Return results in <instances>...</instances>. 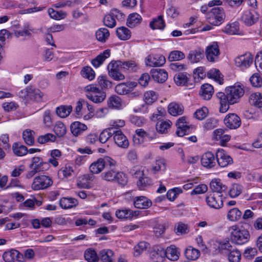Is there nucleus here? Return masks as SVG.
Wrapping results in <instances>:
<instances>
[{
  "label": "nucleus",
  "instance_id": "obj_5",
  "mask_svg": "<svg viewBox=\"0 0 262 262\" xmlns=\"http://www.w3.org/2000/svg\"><path fill=\"white\" fill-rule=\"evenodd\" d=\"M120 60L112 61L107 66L108 75L115 80H122L124 79L125 76L120 72L122 69V66L118 63Z\"/></svg>",
  "mask_w": 262,
  "mask_h": 262
},
{
  "label": "nucleus",
  "instance_id": "obj_63",
  "mask_svg": "<svg viewBox=\"0 0 262 262\" xmlns=\"http://www.w3.org/2000/svg\"><path fill=\"white\" fill-rule=\"evenodd\" d=\"M185 54L180 51L175 50L171 51L168 56V60L170 61L180 60L185 58Z\"/></svg>",
  "mask_w": 262,
  "mask_h": 262
},
{
  "label": "nucleus",
  "instance_id": "obj_40",
  "mask_svg": "<svg viewBox=\"0 0 262 262\" xmlns=\"http://www.w3.org/2000/svg\"><path fill=\"white\" fill-rule=\"evenodd\" d=\"M142 17L137 13H134L129 15L127 19V25L130 28H133L140 24Z\"/></svg>",
  "mask_w": 262,
  "mask_h": 262
},
{
  "label": "nucleus",
  "instance_id": "obj_9",
  "mask_svg": "<svg viewBox=\"0 0 262 262\" xmlns=\"http://www.w3.org/2000/svg\"><path fill=\"white\" fill-rule=\"evenodd\" d=\"M216 159L219 165L221 167H226L233 163L232 158L223 149L217 150Z\"/></svg>",
  "mask_w": 262,
  "mask_h": 262
},
{
  "label": "nucleus",
  "instance_id": "obj_53",
  "mask_svg": "<svg viewBox=\"0 0 262 262\" xmlns=\"http://www.w3.org/2000/svg\"><path fill=\"white\" fill-rule=\"evenodd\" d=\"M171 124L172 123L169 120L158 122L156 124V130L160 134L166 133L168 129L170 127Z\"/></svg>",
  "mask_w": 262,
  "mask_h": 262
},
{
  "label": "nucleus",
  "instance_id": "obj_60",
  "mask_svg": "<svg viewBox=\"0 0 262 262\" xmlns=\"http://www.w3.org/2000/svg\"><path fill=\"white\" fill-rule=\"evenodd\" d=\"M33 32L34 29L29 24H26L22 30L16 31L15 33L17 36H30Z\"/></svg>",
  "mask_w": 262,
  "mask_h": 262
},
{
  "label": "nucleus",
  "instance_id": "obj_19",
  "mask_svg": "<svg viewBox=\"0 0 262 262\" xmlns=\"http://www.w3.org/2000/svg\"><path fill=\"white\" fill-rule=\"evenodd\" d=\"M150 74L154 80L159 83H163L168 78V73L164 69H152Z\"/></svg>",
  "mask_w": 262,
  "mask_h": 262
},
{
  "label": "nucleus",
  "instance_id": "obj_3",
  "mask_svg": "<svg viewBox=\"0 0 262 262\" xmlns=\"http://www.w3.org/2000/svg\"><path fill=\"white\" fill-rule=\"evenodd\" d=\"M227 94L228 103L233 104L237 102L238 100L244 95V90L241 85H234L228 87L226 89Z\"/></svg>",
  "mask_w": 262,
  "mask_h": 262
},
{
  "label": "nucleus",
  "instance_id": "obj_7",
  "mask_svg": "<svg viewBox=\"0 0 262 262\" xmlns=\"http://www.w3.org/2000/svg\"><path fill=\"white\" fill-rule=\"evenodd\" d=\"M223 196L219 193H211L206 198L207 204L210 207L219 209L223 207Z\"/></svg>",
  "mask_w": 262,
  "mask_h": 262
},
{
  "label": "nucleus",
  "instance_id": "obj_52",
  "mask_svg": "<svg viewBox=\"0 0 262 262\" xmlns=\"http://www.w3.org/2000/svg\"><path fill=\"white\" fill-rule=\"evenodd\" d=\"M34 132L30 129H26L23 133V138L28 145H33L34 143Z\"/></svg>",
  "mask_w": 262,
  "mask_h": 262
},
{
  "label": "nucleus",
  "instance_id": "obj_28",
  "mask_svg": "<svg viewBox=\"0 0 262 262\" xmlns=\"http://www.w3.org/2000/svg\"><path fill=\"white\" fill-rule=\"evenodd\" d=\"M164 252L165 257L173 261L178 260L180 254L178 249L174 245H171L164 249Z\"/></svg>",
  "mask_w": 262,
  "mask_h": 262
},
{
  "label": "nucleus",
  "instance_id": "obj_30",
  "mask_svg": "<svg viewBox=\"0 0 262 262\" xmlns=\"http://www.w3.org/2000/svg\"><path fill=\"white\" fill-rule=\"evenodd\" d=\"M213 86L208 83H205L201 86L200 94L204 100H209L213 94Z\"/></svg>",
  "mask_w": 262,
  "mask_h": 262
},
{
  "label": "nucleus",
  "instance_id": "obj_26",
  "mask_svg": "<svg viewBox=\"0 0 262 262\" xmlns=\"http://www.w3.org/2000/svg\"><path fill=\"white\" fill-rule=\"evenodd\" d=\"M77 169L74 165L67 164L58 171V174L63 176V178H68L76 175Z\"/></svg>",
  "mask_w": 262,
  "mask_h": 262
},
{
  "label": "nucleus",
  "instance_id": "obj_13",
  "mask_svg": "<svg viewBox=\"0 0 262 262\" xmlns=\"http://www.w3.org/2000/svg\"><path fill=\"white\" fill-rule=\"evenodd\" d=\"M114 140L115 143L120 147L127 148L129 146V142L127 137L120 129L115 128Z\"/></svg>",
  "mask_w": 262,
  "mask_h": 262
},
{
  "label": "nucleus",
  "instance_id": "obj_36",
  "mask_svg": "<svg viewBox=\"0 0 262 262\" xmlns=\"http://www.w3.org/2000/svg\"><path fill=\"white\" fill-rule=\"evenodd\" d=\"M110 56V50L107 49L100 53L95 58L92 60V64L96 68L99 67L104 61Z\"/></svg>",
  "mask_w": 262,
  "mask_h": 262
},
{
  "label": "nucleus",
  "instance_id": "obj_41",
  "mask_svg": "<svg viewBox=\"0 0 262 262\" xmlns=\"http://www.w3.org/2000/svg\"><path fill=\"white\" fill-rule=\"evenodd\" d=\"M184 254L187 259L191 260H196L200 255V251L191 246L188 247L185 250Z\"/></svg>",
  "mask_w": 262,
  "mask_h": 262
},
{
  "label": "nucleus",
  "instance_id": "obj_57",
  "mask_svg": "<svg viewBox=\"0 0 262 262\" xmlns=\"http://www.w3.org/2000/svg\"><path fill=\"white\" fill-rule=\"evenodd\" d=\"M48 12L51 18L56 20L64 18L67 15V12L61 10L56 11L53 8H49Z\"/></svg>",
  "mask_w": 262,
  "mask_h": 262
},
{
  "label": "nucleus",
  "instance_id": "obj_23",
  "mask_svg": "<svg viewBox=\"0 0 262 262\" xmlns=\"http://www.w3.org/2000/svg\"><path fill=\"white\" fill-rule=\"evenodd\" d=\"M150 257L153 262H163L165 258L164 249L161 247H155L150 253Z\"/></svg>",
  "mask_w": 262,
  "mask_h": 262
},
{
  "label": "nucleus",
  "instance_id": "obj_55",
  "mask_svg": "<svg viewBox=\"0 0 262 262\" xmlns=\"http://www.w3.org/2000/svg\"><path fill=\"white\" fill-rule=\"evenodd\" d=\"M109 36L110 32L106 28H100L96 32L97 39L102 42H105Z\"/></svg>",
  "mask_w": 262,
  "mask_h": 262
},
{
  "label": "nucleus",
  "instance_id": "obj_15",
  "mask_svg": "<svg viewBox=\"0 0 262 262\" xmlns=\"http://www.w3.org/2000/svg\"><path fill=\"white\" fill-rule=\"evenodd\" d=\"M213 139L219 141L222 146H225L227 142L231 139L229 135L225 134V130L222 128H217L213 132Z\"/></svg>",
  "mask_w": 262,
  "mask_h": 262
},
{
  "label": "nucleus",
  "instance_id": "obj_50",
  "mask_svg": "<svg viewBox=\"0 0 262 262\" xmlns=\"http://www.w3.org/2000/svg\"><path fill=\"white\" fill-rule=\"evenodd\" d=\"M72 111V107L71 105H61L57 107L56 112L60 117L66 118L69 115Z\"/></svg>",
  "mask_w": 262,
  "mask_h": 262
},
{
  "label": "nucleus",
  "instance_id": "obj_51",
  "mask_svg": "<svg viewBox=\"0 0 262 262\" xmlns=\"http://www.w3.org/2000/svg\"><path fill=\"white\" fill-rule=\"evenodd\" d=\"M120 66H122V68L125 70H128L133 72H136L138 69V64L133 60H129L126 61H122L118 62Z\"/></svg>",
  "mask_w": 262,
  "mask_h": 262
},
{
  "label": "nucleus",
  "instance_id": "obj_11",
  "mask_svg": "<svg viewBox=\"0 0 262 262\" xmlns=\"http://www.w3.org/2000/svg\"><path fill=\"white\" fill-rule=\"evenodd\" d=\"M259 19V14L255 10H246L241 16V20L247 26H251L256 23Z\"/></svg>",
  "mask_w": 262,
  "mask_h": 262
},
{
  "label": "nucleus",
  "instance_id": "obj_2",
  "mask_svg": "<svg viewBox=\"0 0 262 262\" xmlns=\"http://www.w3.org/2000/svg\"><path fill=\"white\" fill-rule=\"evenodd\" d=\"M116 161L110 157L105 156L103 158H99L96 161L92 163L90 166V171L95 174L100 173L105 167L116 165Z\"/></svg>",
  "mask_w": 262,
  "mask_h": 262
},
{
  "label": "nucleus",
  "instance_id": "obj_20",
  "mask_svg": "<svg viewBox=\"0 0 262 262\" xmlns=\"http://www.w3.org/2000/svg\"><path fill=\"white\" fill-rule=\"evenodd\" d=\"M30 167L40 172L48 169L49 164L46 162H43L41 158L36 157L32 159V163L30 164Z\"/></svg>",
  "mask_w": 262,
  "mask_h": 262
},
{
  "label": "nucleus",
  "instance_id": "obj_43",
  "mask_svg": "<svg viewBox=\"0 0 262 262\" xmlns=\"http://www.w3.org/2000/svg\"><path fill=\"white\" fill-rule=\"evenodd\" d=\"M114 127H109L104 129L99 135V141L102 143H104L114 134Z\"/></svg>",
  "mask_w": 262,
  "mask_h": 262
},
{
  "label": "nucleus",
  "instance_id": "obj_59",
  "mask_svg": "<svg viewBox=\"0 0 262 262\" xmlns=\"http://www.w3.org/2000/svg\"><path fill=\"white\" fill-rule=\"evenodd\" d=\"M230 262H239L241 259V253L237 249H233L227 255Z\"/></svg>",
  "mask_w": 262,
  "mask_h": 262
},
{
  "label": "nucleus",
  "instance_id": "obj_29",
  "mask_svg": "<svg viewBox=\"0 0 262 262\" xmlns=\"http://www.w3.org/2000/svg\"><path fill=\"white\" fill-rule=\"evenodd\" d=\"M78 204V201L73 198L63 197L59 201L60 206L61 208L64 209L75 207Z\"/></svg>",
  "mask_w": 262,
  "mask_h": 262
},
{
  "label": "nucleus",
  "instance_id": "obj_62",
  "mask_svg": "<svg viewBox=\"0 0 262 262\" xmlns=\"http://www.w3.org/2000/svg\"><path fill=\"white\" fill-rule=\"evenodd\" d=\"M98 83L102 89H108L112 86V82L108 80L106 76H100L98 78Z\"/></svg>",
  "mask_w": 262,
  "mask_h": 262
},
{
  "label": "nucleus",
  "instance_id": "obj_33",
  "mask_svg": "<svg viewBox=\"0 0 262 262\" xmlns=\"http://www.w3.org/2000/svg\"><path fill=\"white\" fill-rule=\"evenodd\" d=\"M210 187L212 190V193H219L221 194L227 189V186L223 185L220 179H213L210 183Z\"/></svg>",
  "mask_w": 262,
  "mask_h": 262
},
{
  "label": "nucleus",
  "instance_id": "obj_44",
  "mask_svg": "<svg viewBox=\"0 0 262 262\" xmlns=\"http://www.w3.org/2000/svg\"><path fill=\"white\" fill-rule=\"evenodd\" d=\"M242 212L237 208L230 209L227 213V219L232 222L237 221L242 217Z\"/></svg>",
  "mask_w": 262,
  "mask_h": 262
},
{
  "label": "nucleus",
  "instance_id": "obj_32",
  "mask_svg": "<svg viewBox=\"0 0 262 262\" xmlns=\"http://www.w3.org/2000/svg\"><path fill=\"white\" fill-rule=\"evenodd\" d=\"M116 165L109 166L110 168L106 167V170L101 174L102 179L107 181H114L117 173V170L115 167Z\"/></svg>",
  "mask_w": 262,
  "mask_h": 262
},
{
  "label": "nucleus",
  "instance_id": "obj_27",
  "mask_svg": "<svg viewBox=\"0 0 262 262\" xmlns=\"http://www.w3.org/2000/svg\"><path fill=\"white\" fill-rule=\"evenodd\" d=\"M70 129L72 134L74 136H78L81 135L83 132L85 131L88 127L84 123L79 121H75L71 124Z\"/></svg>",
  "mask_w": 262,
  "mask_h": 262
},
{
  "label": "nucleus",
  "instance_id": "obj_14",
  "mask_svg": "<svg viewBox=\"0 0 262 262\" xmlns=\"http://www.w3.org/2000/svg\"><path fill=\"white\" fill-rule=\"evenodd\" d=\"M224 121L225 125L230 129H236L241 124L240 118L235 114L227 115Z\"/></svg>",
  "mask_w": 262,
  "mask_h": 262
},
{
  "label": "nucleus",
  "instance_id": "obj_64",
  "mask_svg": "<svg viewBox=\"0 0 262 262\" xmlns=\"http://www.w3.org/2000/svg\"><path fill=\"white\" fill-rule=\"evenodd\" d=\"M56 138L55 136L53 134L48 133L39 136L37 138V141L40 144H44L49 142H54Z\"/></svg>",
  "mask_w": 262,
  "mask_h": 262
},
{
  "label": "nucleus",
  "instance_id": "obj_38",
  "mask_svg": "<svg viewBox=\"0 0 262 262\" xmlns=\"http://www.w3.org/2000/svg\"><path fill=\"white\" fill-rule=\"evenodd\" d=\"M86 97L92 102L99 103L104 100L106 98V94L101 91L95 93H89L86 95Z\"/></svg>",
  "mask_w": 262,
  "mask_h": 262
},
{
  "label": "nucleus",
  "instance_id": "obj_39",
  "mask_svg": "<svg viewBox=\"0 0 262 262\" xmlns=\"http://www.w3.org/2000/svg\"><path fill=\"white\" fill-rule=\"evenodd\" d=\"M136 135L142 138V141L144 139L147 138L149 140H152L157 138V134L154 131L148 130L145 131L142 128H139L135 131Z\"/></svg>",
  "mask_w": 262,
  "mask_h": 262
},
{
  "label": "nucleus",
  "instance_id": "obj_34",
  "mask_svg": "<svg viewBox=\"0 0 262 262\" xmlns=\"http://www.w3.org/2000/svg\"><path fill=\"white\" fill-rule=\"evenodd\" d=\"M216 96L220 99V112L225 113L228 110L229 105L230 104L227 100V94L225 95L223 92H218L216 94Z\"/></svg>",
  "mask_w": 262,
  "mask_h": 262
},
{
  "label": "nucleus",
  "instance_id": "obj_12",
  "mask_svg": "<svg viewBox=\"0 0 262 262\" xmlns=\"http://www.w3.org/2000/svg\"><path fill=\"white\" fill-rule=\"evenodd\" d=\"M186 120V117L183 116L179 118L177 121L176 124L177 127L176 134L179 137H183L185 135L189 134V132L190 133L192 127H190Z\"/></svg>",
  "mask_w": 262,
  "mask_h": 262
},
{
  "label": "nucleus",
  "instance_id": "obj_47",
  "mask_svg": "<svg viewBox=\"0 0 262 262\" xmlns=\"http://www.w3.org/2000/svg\"><path fill=\"white\" fill-rule=\"evenodd\" d=\"M173 79L176 84L179 86L185 85L189 80L186 73L176 74L173 77Z\"/></svg>",
  "mask_w": 262,
  "mask_h": 262
},
{
  "label": "nucleus",
  "instance_id": "obj_18",
  "mask_svg": "<svg viewBox=\"0 0 262 262\" xmlns=\"http://www.w3.org/2000/svg\"><path fill=\"white\" fill-rule=\"evenodd\" d=\"M234 61L237 67L244 69L252 63L253 58L250 54H245L235 58Z\"/></svg>",
  "mask_w": 262,
  "mask_h": 262
},
{
  "label": "nucleus",
  "instance_id": "obj_24",
  "mask_svg": "<svg viewBox=\"0 0 262 262\" xmlns=\"http://www.w3.org/2000/svg\"><path fill=\"white\" fill-rule=\"evenodd\" d=\"M29 99L40 102L43 101L44 94L40 90L33 86H29Z\"/></svg>",
  "mask_w": 262,
  "mask_h": 262
},
{
  "label": "nucleus",
  "instance_id": "obj_61",
  "mask_svg": "<svg viewBox=\"0 0 262 262\" xmlns=\"http://www.w3.org/2000/svg\"><path fill=\"white\" fill-rule=\"evenodd\" d=\"M157 94L153 91H147L144 93V98L146 104H152L157 100Z\"/></svg>",
  "mask_w": 262,
  "mask_h": 262
},
{
  "label": "nucleus",
  "instance_id": "obj_17",
  "mask_svg": "<svg viewBox=\"0 0 262 262\" xmlns=\"http://www.w3.org/2000/svg\"><path fill=\"white\" fill-rule=\"evenodd\" d=\"M136 86V83L134 82L121 83L115 86V91L119 95H125L130 92Z\"/></svg>",
  "mask_w": 262,
  "mask_h": 262
},
{
  "label": "nucleus",
  "instance_id": "obj_31",
  "mask_svg": "<svg viewBox=\"0 0 262 262\" xmlns=\"http://www.w3.org/2000/svg\"><path fill=\"white\" fill-rule=\"evenodd\" d=\"M114 252L108 249L100 250L99 252V260L101 262H114Z\"/></svg>",
  "mask_w": 262,
  "mask_h": 262
},
{
  "label": "nucleus",
  "instance_id": "obj_37",
  "mask_svg": "<svg viewBox=\"0 0 262 262\" xmlns=\"http://www.w3.org/2000/svg\"><path fill=\"white\" fill-rule=\"evenodd\" d=\"M251 105L258 108H262V95L259 92L251 94L249 98Z\"/></svg>",
  "mask_w": 262,
  "mask_h": 262
},
{
  "label": "nucleus",
  "instance_id": "obj_42",
  "mask_svg": "<svg viewBox=\"0 0 262 262\" xmlns=\"http://www.w3.org/2000/svg\"><path fill=\"white\" fill-rule=\"evenodd\" d=\"M116 34L118 38L122 40L129 39L131 37V32L125 27L118 28L116 30Z\"/></svg>",
  "mask_w": 262,
  "mask_h": 262
},
{
  "label": "nucleus",
  "instance_id": "obj_56",
  "mask_svg": "<svg viewBox=\"0 0 262 262\" xmlns=\"http://www.w3.org/2000/svg\"><path fill=\"white\" fill-rule=\"evenodd\" d=\"M220 254L227 255L233 249V247L231 243L228 241H220Z\"/></svg>",
  "mask_w": 262,
  "mask_h": 262
},
{
  "label": "nucleus",
  "instance_id": "obj_45",
  "mask_svg": "<svg viewBox=\"0 0 262 262\" xmlns=\"http://www.w3.org/2000/svg\"><path fill=\"white\" fill-rule=\"evenodd\" d=\"M85 259L88 262H98L99 254L97 255L96 251L92 249H89L84 252Z\"/></svg>",
  "mask_w": 262,
  "mask_h": 262
},
{
  "label": "nucleus",
  "instance_id": "obj_21",
  "mask_svg": "<svg viewBox=\"0 0 262 262\" xmlns=\"http://www.w3.org/2000/svg\"><path fill=\"white\" fill-rule=\"evenodd\" d=\"M204 57V51L203 49L198 48L195 50H191L188 56V60L192 63H197L201 61Z\"/></svg>",
  "mask_w": 262,
  "mask_h": 262
},
{
  "label": "nucleus",
  "instance_id": "obj_54",
  "mask_svg": "<svg viewBox=\"0 0 262 262\" xmlns=\"http://www.w3.org/2000/svg\"><path fill=\"white\" fill-rule=\"evenodd\" d=\"M150 27L153 29H163L165 27V23L162 16H159L157 18L154 19L150 23Z\"/></svg>",
  "mask_w": 262,
  "mask_h": 262
},
{
  "label": "nucleus",
  "instance_id": "obj_46",
  "mask_svg": "<svg viewBox=\"0 0 262 262\" xmlns=\"http://www.w3.org/2000/svg\"><path fill=\"white\" fill-rule=\"evenodd\" d=\"M14 154L17 156H23L27 154L28 149L26 146L20 143H14L12 146Z\"/></svg>",
  "mask_w": 262,
  "mask_h": 262
},
{
  "label": "nucleus",
  "instance_id": "obj_58",
  "mask_svg": "<svg viewBox=\"0 0 262 262\" xmlns=\"http://www.w3.org/2000/svg\"><path fill=\"white\" fill-rule=\"evenodd\" d=\"M243 189V187L241 185L233 184L229 190V195L231 198H236L242 193Z\"/></svg>",
  "mask_w": 262,
  "mask_h": 262
},
{
  "label": "nucleus",
  "instance_id": "obj_10",
  "mask_svg": "<svg viewBox=\"0 0 262 262\" xmlns=\"http://www.w3.org/2000/svg\"><path fill=\"white\" fill-rule=\"evenodd\" d=\"M3 258L5 262H24L25 260L23 254L15 249L5 252Z\"/></svg>",
  "mask_w": 262,
  "mask_h": 262
},
{
  "label": "nucleus",
  "instance_id": "obj_16",
  "mask_svg": "<svg viewBox=\"0 0 262 262\" xmlns=\"http://www.w3.org/2000/svg\"><path fill=\"white\" fill-rule=\"evenodd\" d=\"M201 161L202 166L207 168H211L216 164L215 157L210 151L204 153L202 156Z\"/></svg>",
  "mask_w": 262,
  "mask_h": 262
},
{
  "label": "nucleus",
  "instance_id": "obj_35",
  "mask_svg": "<svg viewBox=\"0 0 262 262\" xmlns=\"http://www.w3.org/2000/svg\"><path fill=\"white\" fill-rule=\"evenodd\" d=\"M168 110L170 115L176 116L181 115L183 113L184 107L181 104L171 102L168 105Z\"/></svg>",
  "mask_w": 262,
  "mask_h": 262
},
{
  "label": "nucleus",
  "instance_id": "obj_49",
  "mask_svg": "<svg viewBox=\"0 0 262 262\" xmlns=\"http://www.w3.org/2000/svg\"><path fill=\"white\" fill-rule=\"evenodd\" d=\"M121 98L116 95H113L108 98L107 100V105L111 108H119L121 106Z\"/></svg>",
  "mask_w": 262,
  "mask_h": 262
},
{
  "label": "nucleus",
  "instance_id": "obj_8",
  "mask_svg": "<svg viewBox=\"0 0 262 262\" xmlns=\"http://www.w3.org/2000/svg\"><path fill=\"white\" fill-rule=\"evenodd\" d=\"M220 54L219 46L216 41L209 44L206 48L205 55L207 60L210 62L216 61L219 59Z\"/></svg>",
  "mask_w": 262,
  "mask_h": 262
},
{
  "label": "nucleus",
  "instance_id": "obj_22",
  "mask_svg": "<svg viewBox=\"0 0 262 262\" xmlns=\"http://www.w3.org/2000/svg\"><path fill=\"white\" fill-rule=\"evenodd\" d=\"M151 205V201L144 196H136L134 198V205L137 208L147 209Z\"/></svg>",
  "mask_w": 262,
  "mask_h": 262
},
{
  "label": "nucleus",
  "instance_id": "obj_48",
  "mask_svg": "<svg viewBox=\"0 0 262 262\" xmlns=\"http://www.w3.org/2000/svg\"><path fill=\"white\" fill-rule=\"evenodd\" d=\"M53 129L54 133L58 137H63L67 133V128L65 125L60 121L56 122Z\"/></svg>",
  "mask_w": 262,
  "mask_h": 262
},
{
  "label": "nucleus",
  "instance_id": "obj_25",
  "mask_svg": "<svg viewBox=\"0 0 262 262\" xmlns=\"http://www.w3.org/2000/svg\"><path fill=\"white\" fill-rule=\"evenodd\" d=\"M165 58L163 55H149L147 58L146 64L150 67H160L165 63Z\"/></svg>",
  "mask_w": 262,
  "mask_h": 262
},
{
  "label": "nucleus",
  "instance_id": "obj_4",
  "mask_svg": "<svg viewBox=\"0 0 262 262\" xmlns=\"http://www.w3.org/2000/svg\"><path fill=\"white\" fill-rule=\"evenodd\" d=\"M225 15L223 8L215 7L211 9L207 17L208 21L211 25L219 26L224 21Z\"/></svg>",
  "mask_w": 262,
  "mask_h": 262
},
{
  "label": "nucleus",
  "instance_id": "obj_6",
  "mask_svg": "<svg viewBox=\"0 0 262 262\" xmlns=\"http://www.w3.org/2000/svg\"><path fill=\"white\" fill-rule=\"evenodd\" d=\"M53 183L51 179L45 175L36 177L32 184V188L34 190L46 189Z\"/></svg>",
  "mask_w": 262,
  "mask_h": 262
},
{
  "label": "nucleus",
  "instance_id": "obj_1",
  "mask_svg": "<svg viewBox=\"0 0 262 262\" xmlns=\"http://www.w3.org/2000/svg\"><path fill=\"white\" fill-rule=\"evenodd\" d=\"M231 231V239L232 242L238 244L243 245L248 242L250 238L249 231L243 227L235 225L230 228Z\"/></svg>",
  "mask_w": 262,
  "mask_h": 262
}]
</instances>
